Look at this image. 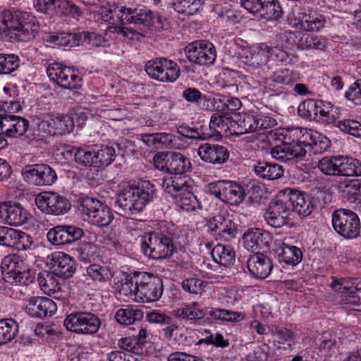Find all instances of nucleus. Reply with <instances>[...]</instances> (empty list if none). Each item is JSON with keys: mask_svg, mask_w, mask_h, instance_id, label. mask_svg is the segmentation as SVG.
<instances>
[{"mask_svg": "<svg viewBox=\"0 0 361 361\" xmlns=\"http://www.w3.org/2000/svg\"><path fill=\"white\" fill-rule=\"evenodd\" d=\"M314 134L318 133L302 128H288L281 132L270 130L267 136L281 142V145L271 149V154L274 158L281 161L298 162L305 158L306 147L312 150L314 141Z\"/></svg>", "mask_w": 361, "mask_h": 361, "instance_id": "nucleus-1", "label": "nucleus"}, {"mask_svg": "<svg viewBox=\"0 0 361 361\" xmlns=\"http://www.w3.org/2000/svg\"><path fill=\"white\" fill-rule=\"evenodd\" d=\"M39 25L31 13L5 11L0 13V35L19 42L30 41L35 37Z\"/></svg>", "mask_w": 361, "mask_h": 361, "instance_id": "nucleus-2", "label": "nucleus"}, {"mask_svg": "<svg viewBox=\"0 0 361 361\" xmlns=\"http://www.w3.org/2000/svg\"><path fill=\"white\" fill-rule=\"evenodd\" d=\"M157 189L149 180L137 185H128L120 190L117 195L116 204L126 215L140 213L156 195Z\"/></svg>", "mask_w": 361, "mask_h": 361, "instance_id": "nucleus-3", "label": "nucleus"}, {"mask_svg": "<svg viewBox=\"0 0 361 361\" xmlns=\"http://www.w3.org/2000/svg\"><path fill=\"white\" fill-rule=\"evenodd\" d=\"M0 268L3 279L10 284L28 286L35 280L34 272L19 255L10 254L5 256Z\"/></svg>", "mask_w": 361, "mask_h": 361, "instance_id": "nucleus-4", "label": "nucleus"}, {"mask_svg": "<svg viewBox=\"0 0 361 361\" xmlns=\"http://www.w3.org/2000/svg\"><path fill=\"white\" fill-rule=\"evenodd\" d=\"M142 253L153 259H161L172 256L176 250L171 234L162 232H149L140 235Z\"/></svg>", "mask_w": 361, "mask_h": 361, "instance_id": "nucleus-5", "label": "nucleus"}, {"mask_svg": "<svg viewBox=\"0 0 361 361\" xmlns=\"http://www.w3.org/2000/svg\"><path fill=\"white\" fill-rule=\"evenodd\" d=\"M101 324V319L96 314L86 311L73 312L63 321L68 331L81 335L97 334Z\"/></svg>", "mask_w": 361, "mask_h": 361, "instance_id": "nucleus-6", "label": "nucleus"}, {"mask_svg": "<svg viewBox=\"0 0 361 361\" xmlns=\"http://www.w3.org/2000/svg\"><path fill=\"white\" fill-rule=\"evenodd\" d=\"M332 225L336 232L345 239H355L360 235V218L350 209H340L335 211L332 214Z\"/></svg>", "mask_w": 361, "mask_h": 361, "instance_id": "nucleus-7", "label": "nucleus"}, {"mask_svg": "<svg viewBox=\"0 0 361 361\" xmlns=\"http://www.w3.org/2000/svg\"><path fill=\"white\" fill-rule=\"evenodd\" d=\"M208 192L223 202L238 205L245 197L244 188L239 184L229 180L212 182L207 185Z\"/></svg>", "mask_w": 361, "mask_h": 361, "instance_id": "nucleus-8", "label": "nucleus"}, {"mask_svg": "<svg viewBox=\"0 0 361 361\" xmlns=\"http://www.w3.org/2000/svg\"><path fill=\"white\" fill-rule=\"evenodd\" d=\"M138 283V291L137 300L142 302H153L158 301L164 290L162 279L152 274L140 271Z\"/></svg>", "mask_w": 361, "mask_h": 361, "instance_id": "nucleus-9", "label": "nucleus"}, {"mask_svg": "<svg viewBox=\"0 0 361 361\" xmlns=\"http://www.w3.org/2000/svg\"><path fill=\"white\" fill-rule=\"evenodd\" d=\"M37 208L47 215L59 216L66 214L71 208L69 200L54 192H42L36 196Z\"/></svg>", "mask_w": 361, "mask_h": 361, "instance_id": "nucleus-10", "label": "nucleus"}, {"mask_svg": "<svg viewBox=\"0 0 361 361\" xmlns=\"http://www.w3.org/2000/svg\"><path fill=\"white\" fill-rule=\"evenodd\" d=\"M238 119L235 121L237 125L238 134H245L259 130H264L262 134L269 141L272 139L268 137V130L276 125V121L269 116L262 114H239ZM274 138H273L274 140Z\"/></svg>", "mask_w": 361, "mask_h": 361, "instance_id": "nucleus-11", "label": "nucleus"}, {"mask_svg": "<svg viewBox=\"0 0 361 361\" xmlns=\"http://www.w3.org/2000/svg\"><path fill=\"white\" fill-rule=\"evenodd\" d=\"M242 6L255 17L266 20H276L283 11L278 0H241Z\"/></svg>", "mask_w": 361, "mask_h": 361, "instance_id": "nucleus-12", "label": "nucleus"}, {"mask_svg": "<svg viewBox=\"0 0 361 361\" xmlns=\"http://www.w3.org/2000/svg\"><path fill=\"white\" fill-rule=\"evenodd\" d=\"M188 59L200 66H211L216 58V49L213 44L206 40L195 41L185 48Z\"/></svg>", "mask_w": 361, "mask_h": 361, "instance_id": "nucleus-13", "label": "nucleus"}, {"mask_svg": "<svg viewBox=\"0 0 361 361\" xmlns=\"http://www.w3.org/2000/svg\"><path fill=\"white\" fill-rule=\"evenodd\" d=\"M47 73L49 79L63 89H77L81 86V78L75 70L55 63L50 64Z\"/></svg>", "mask_w": 361, "mask_h": 361, "instance_id": "nucleus-14", "label": "nucleus"}, {"mask_svg": "<svg viewBox=\"0 0 361 361\" xmlns=\"http://www.w3.org/2000/svg\"><path fill=\"white\" fill-rule=\"evenodd\" d=\"M290 209L283 191H280L264 214L267 222L274 228H281L288 223Z\"/></svg>", "mask_w": 361, "mask_h": 361, "instance_id": "nucleus-15", "label": "nucleus"}, {"mask_svg": "<svg viewBox=\"0 0 361 361\" xmlns=\"http://www.w3.org/2000/svg\"><path fill=\"white\" fill-rule=\"evenodd\" d=\"M21 173L26 182L37 186L51 185L57 179L56 172L47 164L27 165Z\"/></svg>", "mask_w": 361, "mask_h": 361, "instance_id": "nucleus-16", "label": "nucleus"}, {"mask_svg": "<svg viewBox=\"0 0 361 361\" xmlns=\"http://www.w3.org/2000/svg\"><path fill=\"white\" fill-rule=\"evenodd\" d=\"M208 233L216 240L230 241L236 236V224L229 218L216 215L207 223Z\"/></svg>", "mask_w": 361, "mask_h": 361, "instance_id": "nucleus-17", "label": "nucleus"}, {"mask_svg": "<svg viewBox=\"0 0 361 361\" xmlns=\"http://www.w3.org/2000/svg\"><path fill=\"white\" fill-rule=\"evenodd\" d=\"M31 214L21 204L13 201L0 203V219L10 226H19L26 224Z\"/></svg>", "mask_w": 361, "mask_h": 361, "instance_id": "nucleus-18", "label": "nucleus"}, {"mask_svg": "<svg viewBox=\"0 0 361 361\" xmlns=\"http://www.w3.org/2000/svg\"><path fill=\"white\" fill-rule=\"evenodd\" d=\"M84 235L82 228L73 225H58L51 228L47 238L54 245H64L73 243Z\"/></svg>", "mask_w": 361, "mask_h": 361, "instance_id": "nucleus-19", "label": "nucleus"}, {"mask_svg": "<svg viewBox=\"0 0 361 361\" xmlns=\"http://www.w3.org/2000/svg\"><path fill=\"white\" fill-rule=\"evenodd\" d=\"M243 240L246 250L255 253L264 252L269 250L272 238L267 231L260 228H252L244 233Z\"/></svg>", "mask_w": 361, "mask_h": 361, "instance_id": "nucleus-20", "label": "nucleus"}, {"mask_svg": "<svg viewBox=\"0 0 361 361\" xmlns=\"http://www.w3.org/2000/svg\"><path fill=\"white\" fill-rule=\"evenodd\" d=\"M119 11L118 18L123 25L132 23L149 27L153 23V13L145 7H123Z\"/></svg>", "mask_w": 361, "mask_h": 361, "instance_id": "nucleus-21", "label": "nucleus"}, {"mask_svg": "<svg viewBox=\"0 0 361 361\" xmlns=\"http://www.w3.org/2000/svg\"><path fill=\"white\" fill-rule=\"evenodd\" d=\"M290 211L304 216H309L313 211L311 198L306 194L290 188L282 190Z\"/></svg>", "mask_w": 361, "mask_h": 361, "instance_id": "nucleus-22", "label": "nucleus"}, {"mask_svg": "<svg viewBox=\"0 0 361 361\" xmlns=\"http://www.w3.org/2000/svg\"><path fill=\"white\" fill-rule=\"evenodd\" d=\"M298 24L302 30L311 32L318 31L324 26L325 17L315 11L305 8H298L294 11Z\"/></svg>", "mask_w": 361, "mask_h": 361, "instance_id": "nucleus-23", "label": "nucleus"}, {"mask_svg": "<svg viewBox=\"0 0 361 361\" xmlns=\"http://www.w3.org/2000/svg\"><path fill=\"white\" fill-rule=\"evenodd\" d=\"M272 260L262 252L250 255L247 260V267L250 274L257 279L267 278L273 269Z\"/></svg>", "mask_w": 361, "mask_h": 361, "instance_id": "nucleus-24", "label": "nucleus"}, {"mask_svg": "<svg viewBox=\"0 0 361 361\" xmlns=\"http://www.w3.org/2000/svg\"><path fill=\"white\" fill-rule=\"evenodd\" d=\"M57 310L56 303L46 297H36L30 299L26 306V312L32 317L44 318L51 317Z\"/></svg>", "mask_w": 361, "mask_h": 361, "instance_id": "nucleus-25", "label": "nucleus"}, {"mask_svg": "<svg viewBox=\"0 0 361 361\" xmlns=\"http://www.w3.org/2000/svg\"><path fill=\"white\" fill-rule=\"evenodd\" d=\"M197 154L202 161L214 164H224L229 158V152L227 148L218 144L201 145L198 148Z\"/></svg>", "mask_w": 361, "mask_h": 361, "instance_id": "nucleus-26", "label": "nucleus"}, {"mask_svg": "<svg viewBox=\"0 0 361 361\" xmlns=\"http://www.w3.org/2000/svg\"><path fill=\"white\" fill-rule=\"evenodd\" d=\"M29 128V121L23 117L4 114L3 130L4 137H18L23 135Z\"/></svg>", "mask_w": 361, "mask_h": 361, "instance_id": "nucleus-27", "label": "nucleus"}, {"mask_svg": "<svg viewBox=\"0 0 361 361\" xmlns=\"http://www.w3.org/2000/svg\"><path fill=\"white\" fill-rule=\"evenodd\" d=\"M52 266L57 276L66 279L75 271V263L71 256L63 252H55L52 255Z\"/></svg>", "mask_w": 361, "mask_h": 361, "instance_id": "nucleus-28", "label": "nucleus"}, {"mask_svg": "<svg viewBox=\"0 0 361 361\" xmlns=\"http://www.w3.org/2000/svg\"><path fill=\"white\" fill-rule=\"evenodd\" d=\"M247 74L245 75V81L250 87L257 88L267 82L270 74L268 64H257V66H249L247 69Z\"/></svg>", "mask_w": 361, "mask_h": 361, "instance_id": "nucleus-29", "label": "nucleus"}, {"mask_svg": "<svg viewBox=\"0 0 361 361\" xmlns=\"http://www.w3.org/2000/svg\"><path fill=\"white\" fill-rule=\"evenodd\" d=\"M256 176L268 180H274L281 178L284 173L282 166L276 163L259 161L253 166Z\"/></svg>", "mask_w": 361, "mask_h": 361, "instance_id": "nucleus-30", "label": "nucleus"}, {"mask_svg": "<svg viewBox=\"0 0 361 361\" xmlns=\"http://www.w3.org/2000/svg\"><path fill=\"white\" fill-rule=\"evenodd\" d=\"M167 161L168 173L171 174H184L191 167L190 159L180 152H169Z\"/></svg>", "mask_w": 361, "mask_h": 361, "instance_id": "nucleus-31", "label": "nucleus"}, {"mask_svg": "<svg viewBox=\"0 0 361 361\" xmlns=\"http://www.w3.org/2000/svg\"><path fill=\"white\" fill-rule=\"evenodd\" d=\"M344 160V156L324 157L319 161L317 166L326 176H343Z\"/></svg>", "mask_w": 361, "mask_h": 361, "instance_id": "nucleus-32", "label": "nucleus"}, {"mask_svg": "<svg viewBox=\"0 0 361 361\" xmlns=\"http://www.w3.org/2000/svg\"><path fill=\"white\" fill-rule=\"evenodd\" d=\"M213 260L225 267H229L235 262V253L231 246L221 243L216 245L211 251Z\"/></svg>", "mask_w": 361, "mask_h": 361, "instance_id": "nucleus-33", "label": "nucleus"}, {"mask_svg": "<svg viewBox=\"0 0 361 361\" xmlns=\"http://www.w3.org/2000/svg\"><path fill=\"white\" fill-rule=\"evenodd\" d=\"M276 252L280 262H284L291 266L297 265L302 259V252L298 247L288 245L284 243L277 250Z\"/></svg>", "mask_w": 361, "mask_h": 361, "instance_id": "nucleus-34", "label": "nucleus"}, {"mask_svg": "<svg viewBox=\"0 0 361 361\" xmlns=\"http://www.w3.org/2000/svg\"><path fill=\"white\" fill-rule=\"evenodd\" d=\"M206 313L212 319L229 322H239L245 319V314L221 308L207 307Z\"/></svg>", "mask_w": 361, "mask_h": 361, "instance_id": "nucleus-35", "label": "nucleus"}, {"mask_svg": "<svg viewBox=\"0 0 361 361\" xmlns=\"http://www.w3.org/2000/svg\"><path fill=\"white\" fill-rule=\"evenodd\" d=\"M94 168L110 165L116 158V151L108 145L94 146Z\"/></svg>", "mask_w": 361, "mask_h": 361, "instance_id": "nucleus-36", "label": "nucleus"}, {"mask_svg": "<svg viewBox=\"0 0 361 361\" xmlns=\"http://www.w3.org/2000/svg\"><path fill=\"white\" fill-rule=\"evenodd\" d=\"M162 187L165 192L169 193L173 199L176 195L190 188L186 177L174 176L165 178L162 183Z\"/></svg>", "mask_w": 361, "mask_h": 361, "instance_id": "nucleus-37", "label": "nucleus"}, {"mask_svg": "<svg viewBox=\"0 0 361 361\" xmlns=\"http://www.w3.org/2000/svg\"><path fill=\"white\" fill-rule=\"evenodd\" d=\"M71 154H73L75 162L85 167L94 168V147L89 146L85 147H73L71 150L67 151Z\"/></svg>", "mask_w": 361, "mask_h": 361, "instance_id": "nucleus-38", "label": "nucleus"}, {"mask_svg": "<svg viewBox=\"0 0 361 361\" xmlns=\"http://www.w3.org/2000/svg\"><path fill=\"white\" fill-rule=\"evenodd\" d=\"M86 276L94 283H106L112 277L109 267L99 264H92L86 268Z\"/></svg>", "mask_w": 361, "mask_h": 361, "instance_id": "nucleus-39", "label": "nucleus"}, {"mask_svg": "<svg viewBox=\"0 0 361 361\" xmlns=\"http://www.w3.org/2000/svg\"><path fill=\"white\" fill-rule=\"evenodd\" d=\"M102 202L92 197L85 196L78 200V211L82 219L88 221Z\"/></svg>", "mask_w": 361, "mask_h": 361, "instance_id": "nucleus-40", "label": "nucleus"}, {"mask_svg": "<svg viewBox=\"0 0 361 361\" xmlns=\"http://www.w3.org/2000/svg\"><path fill=\"white\" fill-rule=\"evenodd\" d=\"M54 271H41L37 276V281L41 289L48 294L54 293L61 290V286Z\"/></svg>", "mask_w": 361, "mask_h": 361, "instance_id": "nucleus-41", "label": "nucleus"}, {"mask_svg": "<svg viewBox=\"0 0 361 361\" xmlns=\"http://www.w3.org/2000/svg\"><path fill=\"white\" fill-rule=\"evenodd\" d=\"M322 102V100H314L312 99L305 100L298 106V115L305 119L317 121Z\"/></svg>", "mask_w": 361, "mask_h": 361, "instance_id": "nucleus-42", "label": "nucleus"}, {"mask_svg": "<svg viewBox=\"0 0 361 361\" xmlns=\"http://www.w3.org/2000/svg\"><path fill=\"white\" fill-rule=\"evenodd\" d=\"M161 66L160 82H174L180 77V69L175 61L164 57Z\"/></svg>", "mask_w": 361, "mask_h": 361, "instance_id": "nucleus-43", "label": "nucleus"}, {"mask_svg": "<svg viewBox=\"0 0 361 361\" xmlns=\"http://www.w3.org/2000/svg\"><path fill=\"white\" fill-rule=\"evenodd\" d=\"M114 218L112 209L102 203L88 220V222L98 227H106L113 221Z\"/></svg>", "mask_w": 361, "mask_h": 361, "instance_id": "nucleus-44", "label": "nucleus"}, {"mask_svg": "<svg viewBox=\"0 0 361 361\" xmlns=\"http://www.w3.org/2000/svg\"><path fill=\"white\" fill-rule=\"evenodd\" d=\"M141 140L149 147L159 149L166 146L172 142L173 135L169 133L141 134Z\"/></svg>", "mask_w": 361, "mask_h": 361, "instance_id": "nucleus-45", "label": "nucleus"}, {"mask_svg": "<svg viewBox=\"0 0 361 361\" xmlns=\"http://www.w3.org/2000/svg\"><path fill=\"white\" fill-rule=\"evenodd\" d=\"M53 8L60 16H80L82 12L79 6L69 0H54Z\"/></svg>", "mask_w": 361, "mask_h": 361, "instance_id": "nucleus-46", "label": "nucleus"}, {"mask_svg": "<svg viewBox=\"0 0 361 361\" xmlns=\"http://www.w3.org/2000/svg\"><path fill=\"white\" fill-rule=\"evenodd\" d=\"M10 247L18 250H32L34 241L32 238L25 232L13 229Z\"/></svg>", "mask_w": 361, "mask_h": 361, "instance_id": "nucleus-47", "label": "nucleus"}, {"mask_svg": "<svg viewBox=\"0 0 361 361\" xmlns=\"http://www.w3.org/2000/svg\"><path fill=\"white\" fill-rule=\"evenodd\" d=\"M18 325L12 319L0 320V345L12 341L18 333Z\"/></svg>", "mask_w": 361, "mask_h": 361, "instance_id": "nucleus-48", "label": "nucleus"}, {"mask_svg": "<svg viewBox=\"0 0 361 361\" xmlns=\"http://www.w3.org/2000/svg\"><path fill=\"white\" fill-rule=\"evenodd\" d=\"M176 204L187 212L193 211L198 205V201L195 195L191 192L190 188L178 194L173 198Z\"/></svg>", "mask_w": 361, "mask_h": 361, "instance_id": "nucleus-49", "label": "nucleus"}, {"mask_svg": "<svg viewBox=\"0 0 361 361\" xmlns=\"http://www.w3.org/2000/svg\"><path fill=\"white\" fill-rule=\"evenodd\" d=\"M204 0H172L171 5L180 13L192 16L197 13Z\"/></svg>", "mask_w": 361, "mask_h": 361, "instance_id": "nucleus-50", "label": "nucleus"}, {"mask_svg": "<svg viewBox=\"0 0 361 361\" xmlns=\"http://www.w3.org/2000/svg\"><path fill=\"white\" fill-rule=\"evenodd\" d=\"M143 317V312L139 309H120L115 315V319L121 324L130 325L136 321H140Z\"/></svg>", "mask_w": 361, "mask_h": 361, "instance_id": "nucleus-51", "label": "nucleus"}, {"mask_svg": "<svg viewBox=\"0 0 361 361\" xmlns=\"http://www.w3.org/2000/svg\"><path fill=\"white\" fill-rule=\"evenodd\" d=\"M296 45L298 49L302 50L310 49L324 50L326 47V42L322 37L303 34Z\"/></svg>", "mask_w": 361, "mask_h": 361, "instance_id": "nucleus-52", "label": "nucleus"}, {"mask_svg": "<svg viewBox=\"0 0 361 361\" xmlns=\"http://www.w3.org/2000/svg\"><path fill=\"white\" fill-rule=\"evenodd\" d=\"M79 40L92 47H109L110 42L109 39L106 38L102 34L94 32H80Z\"/></svg>", "mask_w": 361, "mask_h": 361, "instance_id": "nucleus-53", "label": "nucleus"}, {"mask_svg": "<svg viewBox=\"0 0 361 361\" xmlns=\"http://www.w3.org/2000/svg\"><path fill=\"white\" fill-rule=\"evenodd\" d=\"M174 137H177L178 140H182V137L192 140H208L212 137V133H204L203 126L199 130L188 126H180L177 129V135H174Z\"/></svg>", "mask_w": 361, "mask_h": 361, "instance_id": "nucleus-54", "label": "nucleus"}, {"mask_svg": "<svg viewBox=\"0 0 361 361\" xmlns=\"http://www.w3.org/2000/svg\"><path fill=\"white\" fill-rule=\"evenodd\" d=\"M209 284L207 281L202 280L195 276L185 278L182 281L183 289L190 294L202 295Z\"/></svg>", "mask_w": 361, "mask_h": 361, "instance_id": "nucleus-55", "label": "nucleus"}, {"mask_svg": "<svg viewBox=\"0 0 361 361\" xmlns=\"http://www.w3.org/2000/svg\"><path fill=\"white\" fill-rule=\"evenodd\" d=\"M79 33H57L49 37V42L60 47H73L79 45Z\"/></svg>", "mask_w": 361, "mask_h": 361, "instance_id": "nucleus-56", "label": "nucleus"}, {"mask_svg": "<svg viewBox=\"0 0 361 361\" xmlns=\"http://www.w3.org/2000/svg\"><path fill=\"white\" fill-rule=\"evenodd\" d=\"M139 273L140 271H134L126 277L124 281L121 283L119 290L120 294L129 298L134 296L137 299L138 283H137L136 281L139 279Z\"/></svg>", "mask_w": 361, "mask_h": 361, "instance_id": "nucleus-57", "label": "nucleus"}, {"mask_svg": "<svg viewBox=\"0 0 361 361\" xmlns=\"http://www.w3.org/2000/svg\"><path fill=\"white\" fill-rule=\"evenodd\" d=\"M228 118L220 113L212 116L209 128H206L204 133H212V137L221 134V131H226L228 128Z\"/></svg>", "mask_w": 361, "mask_h": 361, "instance_id": "nucleus-58", "label": "nucleus"}, {"mask_svg": "<svg viewBox=\"0 0 361 361\" xmlns=\"http://www.w3.org/2000/svg\"><path fill=\"white\" fill-rule=\"evenodd\" d=\"M337 110L338 108L335 107L330 102L322 101V105L319 109L318 118L317 121L327 124L335 123L338 117Z\"/></svg>", "mask_w": 361, "mask_h": 361, "instance_id": "nucleus-59", "label": "nucleus"}, {"mask_svg": "<svg viewBox=\"0 0 361 361\" xmlns=\"http://www.w3.org/2000/svg\"><path fill=\"white\" fill-rule=\"evenodd\" d=\"M176 317L187 319L188 320H197L204 318L206 315V308L201 310L190 305L173 310Z\"/></svg>", "mask_w": 361, "mask_h": 361, "instance_id": "nucleus-60", "label": "nucleus"}, {"mask_svg": "<svg viewBox=\"0 0 361 361\" xmlns=\"http://www.w3.org/2000/svg\"><path fill=\"white\" fill-rule=\"evenodd\" d=\"M19 66L20 59L17 55L0 53V74H10Z\"/></svg>", "mask_w": 361, "mask_h": 361, "instance_id": "nucleus-61", "label": "nucleus"}, {"mask_svg": "<svg viewBox=\"0 0 361 361\" xmlns=\"http://www.w3.org/2000/svg\"><path fill=\"white\" fill-rule=\"evenodd\" d=\"M97 247L92 243H85L74 250L75 255L79 260L84 262H90L94 258Z\"/></svg>", "mask_w": 361, "mask_h": 361, "instance_id": "nucleus-62", "label": "nucleus"}, {"mask_svg": "<svg viewBox=\"0 0 361 361\" xmlns=\"http://www.w3.org/2000/svg\"><path fill=\"white\" fill-rule=\"evenodd\" d=\"M54 135H63L69 133L74 128L73 119L68 116L53 117Z\"/></svg>", "mask_w": 361, "mask_h": 361, "instance_id": "nucleus-63", "label": "nucleus"}, {"mask_svg": "<svg viewBox=\"0 0 361 361\" xmlns=\"http://www.w3.org/2000/svg\"><path fill=\"white\" fill-rule=\"evenodd\" d=\"M343 176H360L361 161L357 159L344 156Z\"/></svg>", "mask_w": 361, "mask_h": 361, "instance_id": "nucleus-64", "label": "nucleus"}]
</instances>
